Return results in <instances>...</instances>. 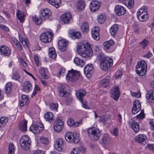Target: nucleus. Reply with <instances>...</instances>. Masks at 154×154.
I'll return each mask as SVG.
<instances>
[{
	"mask_svg": "<svg viewBox=\"0 0 154 154\" xmlns=\"http://www.w3.org/2000/svg\"><path fill=\"white\" fill-rule=\"evenodd\" d=\"M97 58L100 61V68L105 71L108 70L110 66L112 65V60L109 57L105 56L103 53L99 54Z\"/></svg>",
	"mask_w": 154,
	"mask_h": 154,
	"instance_id": "nucleus-1",
	"label": "nucleus"
},
{
	"mask_svg": "<svg viewBox=\"0 0 154 154\" xmlns=\"http://www.w3.org/2000/svg\"><path fill=\"white\" fill-rule=\"evenodd\" d=\"M77 49L80 51V54L82 57H89L93 54L91 45L88 42L79 43L77 47Z\"/></svg>",
	"mask_w": 154,
	"mask_h": 154,
	"instance_id": "nucleus-2",
	"label": "nucleus"
},
{
	"mask_svg": "<svg viewBox=\"0 0 154 154\" xmlns=\"http://www.w3.org/2000/svg\"><path fill=\"white\" fill-rule=\"evenodd\" d=\"M87 132L89 137L94 141L98 140L101 135V131L95 127L89 128L88 129Z\"/></svg>",
	"mask_w": 154,
	"mask_h": 154,
	"instance_id": "nucleus-3",
	"label": "nucleus"
},
{
	"mask_svg": "<svg viewBox=\"0 0 154 154\" xmlns=\"http://www.w3.org/2000/svg\"><path fill=\"white\" fill-rule=\"evenodd\" d=\"M147 65L144 61H142L138 63L136 67L137 73L139 75L143 76L146 73Z\"/></svg>",
	"mask_w": 154,
	"mask_h": 154,
	"instance_id": "nucleus-4",
	"label": "nucleus"
},
{
	"mask_svg": "<svg viewBox=\"0 0 154 154\" xmlns=\"http://www.w3.org/2000/svg\"><path fill=\"white\" fill-rule=\"evenodd\" d=\"M80 75V72L79 71L72 69L68 71L66 75V78L67 80L72 82H74L78 80Z\"/></svg>",
	"mask_w": 154,
	"mask_h": 154,
	"instance_id": "nucleus-5",
	"label": "nucleus"
},
{
	"mask_svg": "<svg viewBox=\"0 0 154 154\" xmlns=\"http://www.w3.org/2000/svg\"><path fill=\"white\" fill-rule=\"evenodd\" d=\"M31 142L30 139L27 135L23 136L20 140V144L22 148L25 150L29 149Z\"/></svg>",
	"mask_w": 154,
	"mask_h": 154,
	"instance_id": "nucleus-6",
	"label": "nucleus"
},
{
	"mask_svg": "<svg viewBox=\"0 0 154 154\" xmlns=\"http://www.w3.org/2000/svg\"><path fill=\"white\" fill-rule=\"evenodd\" d=\"M54 34L51 31H48L42 33L40 36V40L43 42L47 43L51 42L52 40Z\"/></svg>",
	"mask_w": 154,
	"mask_h": 154,
	"instance_id": "nucleus-7",
	"label": "nucleus"
},
{
	"mask_svg": "<svg viewBox=\"0 0 154 154\" xmlns=\"http://www.w3.org/2000/svg\"><path fill=\"white\" fill-rule=\"evenodd\" d=\"M65 137L66 140L68 142L77 143L79 140L78 136L76 133L73 134L70 132H67L65 134Z\"/></svg>",
	"mask_w": 154,
	"mask_h": 154,
	"instance_id": "nucleus-8",
	"label": "nucleus"
},
{
	"mask_svg": "<svg viewBox=\"0 0 154 154\" xmlns=\"http://www.w3.org/2000/svg\"><path fill=\"white\" fill-rule=\"evenodd\" d=\"M64 123L61 118H57L54 123V129L56 132H60L63 128Z\"/></svg>",
	"mask_w": 154,
	"mask_h": 154,
	"instance_id": "nucleus-9",
	"label": "nucleus"
},
{
	"mask_svg": "<svg viewBox=\"0 0 154 154\" xmlns=\"http://www.w3.org/2000/svg\"><path fill=\"white\" fill-rule=\"evenodd\" d=\"M51 11L48 8H45L40 11L39 15L40 19H48L51 15Z\"/></svg>",
	"mask_w": 154,
	"mask_h": 154,
	"instance_id": "nucleus-10",
	"label": "nucleus"
},
{
	"mask_svg": "<svg viewBox=\"0 0 154 154\" xmlns=\"http://www.w3.org/2000/svg\"><path fill=\"white\" fill-rule=\"evenodd\" d=\"M30 129L35 134H38L43 129L44 126L42 124L40 123L37 125L33 124L31 126Z\"/></svg>",
	"mask_w": 154,
	"mask_h": 154,
	"instance_id": "nucleus-11",
	"label": "nucleus"
},
{
	"mask_svg": "<svg viewBox=\"0 0 154 154\" xmlns=\"http://www.w3.org/2000/svg\"><path fill=\"white\" fill-rule=\"evenodd\" d=\"M84 72L88 78H90L93 72V65L91 64L87 65L84 68Z\"/></svg>",
	"mask_w": 154,
	"mask_h": 154,
	"instance_id": "nucleus-12",
	"label": "nucleus"
},
{
	"mask_svg": "<svg viewBox=\"0 0 154 154\" xmlns=\"http://www.w3.org/2000/svg\"><path fill=\"white\" fill-rule=\"evenodd\" d=\"M111 93V97L115 100H117L119 99L120 95L119 87L118 86H114L112 89Z\"/></svg>",
	"mask_w": 154,
	"mask_h": 154,
	"instance_id": "nucleus-13",
	"label": "nucleus"
},
{
	"mask_svg": "<svg viewBox=\"0 0 154 154\" xmlns=\"http://www.w3.org/2000/svg\"><path fill=\"white\" fill-rule=\"evenodd\" d=\"M100 6V3L97 0H93L90 3L89 8L91 11L95 12L98 11Z\"/></svg>",
	"mask_w": 154,
	"mask_h": 154,
	"instance_id": "nucleus-14",
	"label": "nucleus"
},
{
	"mask_svg": "<svg viewBox=\"0 0 154 154\" xmlns=\"http://www.w3.org/2000/svg\"><path fill=\"white\" fill-rule=\"evenodd\" d=\"M100 28L97 26L93 27L91 30V34L92 38L95 40L97 41L100 39Z\"/></svg>",
	"mask_w": 154,
	"mask_h": 154,
	"instance_id": "nucleus-15",
	"label": "nucleus"
},
{
	"mask_svg": "<svg viewBox=\"0 0 154 154\" xmlns=\"http://www.w3.org/2000/svg\"><path fill=\"white\" fill-rule=\"evenodd\" d=\"M141 109V104L138 100H135L133 102L132 109V112L133 114H137Z\"/></svg>",
	"mask_w": 154,
	"mask_h": 154,
	"instance_id": "nucleus-16",
	"label": "nucleus"
},
{
	"mask_svg": "<svg viewBox=\"0 0 154 154\" xmlns=\"http://www.w3.org/2000/svg\"><path fill=\"white\" fill-rule=\"evenodd\" d=\"M11 52L10 49L5 45H2L0 47V53L2 55L8 56L10 54Z\"/></svg>",
	"mask_w": 154,
	"mask_h": 154,
	"instance_id": "nucleus-17",
	"label": "nucleus"
},
{
	"mask_svg": "<svg viewBox=\"0 0 154 154\" xmlns=\"http://www.w3.org/2000/svg\"><path fill=\"white\" fill-rule=\"evenodd\" d=\"M68 45V42L63 39L60 40L58 42L59 48L62 51H64L66 50Z\"/></svg>",
	"mask_w": 154,
	"mask_h": 154,
	"instance_id": "nucleus-18",
	"label": "nucleus"
},
{
	"mask_svg": "<svg viewBox=\"0 0 154 154\" xmlns=\"http://www.w3.org/2000/svg\"><path fill=\"white\" fill-rule=\"evenodd\" d=\"M110 76L107 75L100 82V85L102 87L106 88L109 86L110 84Z\"/></svg>",
	"mask_w": 154,
	"mask_h": 154,
	"instance_id": "nucleus-19",
	"label": "nucleus"
},
{
	"mask_svg": "<svg viewBox=\"0 0 154 154\" xmlns=\"http://www.w3.org/2000/svg\"><path fill=\"white\" fill-rule=\"evenodd\" d=\"M116 14L118 16L124 15L126 12V9L120 5L116 6L115 8Z\"/></svg>",
	"mask_w": 154,
	"mask_h": 154,
	"instance_id": "nucleus-20",
	"label": "nucleus"
},
{
	"mask_svg": "<svg viewBox=\"0 0 154 154\" xmlns=\"http://www.w3.org/2000/svg\"><path fill=\"white\" fill-rule=\"evenodd\" d=\"M82 120L81 119L79 121L75 122L72 118H69L67 120V125L69 126L72 127H75L82 125Z\"/></svg>",
	"mask_w": 154,
	"mask_h": 154,
	"instance_id": "nucleus-21",
	"label": "nucleus"
},
{
	"mask_svg": "<svg viewBox=\"0 0 154 154\" xmlns=\"http://www.w3.org/2000/svg\"><path fill=\"white\" fill-rule=\"evenodd\" d=\"M63 145V141L62 139H57L54 144L55 149L59 151L62 150Z\"/></svg>",
	"mask_w": 154,
	"mask_h": 154,
	"instance_id": "nucleus-22",
	"label": "nucleus"
},
{
	"mask_svg": "<svg viewBox=\"0 0 154 154\" xmlns=\"http://www.w3.org/2000/svg\"><path fill=\"white\" fill-rule=\"evenodd\" d=\"M114 42L112 40L106 41L103 43V45L104 49L106 51L112 50V48L114 45Z\"/></svg>",
	"mask_w": 154,
	"mask_h": 154,
	"instance_id": "nucleus-23",
	"label": "nucleus"
},
{
	"mask_svg": "<svg viewBox=\"0 0 154 154\" xmlns=\"http://www.w3.org/2000/svg\"><path fill=\"white\" fill-rule=\"evenodd\" d=\"M69 89V86L66 84H62L60 87L59 91L60 95L61 96H63Z\"/></svg>",
	"mask_w": 154,
	"mask_h": 154,
	"instance_id": "nucleus-24",
	"label": "nucleus"
},
{
	"mask_svg": "<svg viewBox=\"0 0 154 154\" xmlns=\"http://www.w3.org/2000/svg\"><path fill=\"white\" fill-rule=\"evenodd\" d=\"M86 94V91L82 89L78 91L76 93L77 98L79 100L81 103H83V98Z\"/></svg>",
	"mask_w": 154,
	"mask_h": 154,
	"instance_id": "nucleus-25",
	"label": "nucleus"
},
{
	"mask_svg": "<svg viewBox=\"0 0 154 154\" xmlns=\"http://www.w3.org/2000/svg\"><path fill=\"white\" fill-rule=\"evenodd\" d=\"M32 89V85L31 82L28 81H25L23 85V91L28 92Z\"/></svg>",
	"mask_w": 154,
	"mask_h": 154,
	"instance_id": "nucleus-26",
	"label": "nucleus"
},
{
	"mask_svg": "<svg viewBox=\"0 0 154 154\" xmlns=\"http://www.w3.org/2000/svg\"><path fill=\"white\" fill-rule=\"evenodd\" d=\"M81 32L83 33L86 34L89 31V24L88 22H84L80 26Z\"/></svg>",
	"mask_w": 154,
	"mask_h": 154,
	"instance_id": "nucleus-27",
	"label": "nucleus"
},
{
	"mask_svg": "<svg viewBox=\"0 0 154 154\" xmlns=\"http://www.w3.org/2000/svg\"><path fill=\"white\" fill-rule=\"evenodd\" d=\"M137 18L138 19H140V17L141 16V18L142 19H148L149 18V15L146 13L143 12V11H142V9H140L137 12Z\"/></svg>",
	"mask_w": 154,
	"mask_h": 154,
	"instance_id": "nucleus-28",
	"label": "nucleus"
},
{
	"mask_svg": "<svg viewBox=\"0 0 154 154\" xmlns=\"http://www.w3.org/2000/svg\"><path fill=\"white\" fill-rule=\"evenodd\" d=\"M146 97L150 102H154V90L149 91L147 93Z\"/></svg>",
	"mask_w": 154,
	"mask_h": 154,
	"instance_id": "nucleus-29",
	"label": "nucleus"
},
{
	"mask_svg": "<svg viewBox=\"0 0 154 154\" xmlns=\"http://www.w3.org/2000/svg\"><path fill=\"white\" fill-rule=\"evenodd\" d=\"M130 127L132 128L134 131L136 133H137L140 130V126L138 123L133 121L130 124Z\"/></svg>",
	"mask_w": 154,
	"mask_h": 154,
	"instance_id": "nucleus-30",
	"label": "nucleus"
},
{
	"mask_svg": "<svg viewBox=\"0 0 154 154\" xmlns=\"http://www.w3.org/2000/svg\"><path fill=\"white\" fill-rule=\"evenodd\" d=\"M147 139L146 136L143 134H140L136 136L135 138V140L140 143H142Z\"/></svg>",
	"mask_w": 154,
	"mask_h": 154,
	"instance_id": "nucleus-31",
	"label": "nucleus"
},
{
	"mask_svg": "<svg viewBox=\"0 0 154 154\" xmlns=\"http://www.w3.org/2000/svg\"><path fill=\"white\" fill-rule=\"evenodd\" d=\"M119 29L118 25L117 24L113 25L110 29V32L112 36L114 37L117 33Z\"/></svg>",
	"mask_w": 154,
	"mask_h": 154,
	"instance_id": "nucleus-32",
	"label": "nucleus"
},
{
	"mask_svg": "<svg viewBox=\"0 0 154 154\" xmlns=\"http://www.w3.org/2000/svg\"><path fill=\"white\" fill-rule=\"evenodd\" d=\"M69 35L74 39L80 38L82 36L80 32H72V31L69 32Z\"/></svg>",
	"mask_w": 154,
	"mask_h": 154,
	"instance_id": "nucleus-33",
	"label": "nucleus"
},
{
	"mask_svg": "<svg viewBox=\"0 0 154 154\" xmlns=\"http://www.w3.org/2000/svg\"><path fill=\"white\" fill-rule=\"evenodd\" d=\"M27 122L25 120H24L21 122L19 125V128L20 130L23 131H26L27 130Z\"/></svg>",
	"mask_w": 154,
	"mask_h": 154,
	"instance_id": "nucleus-34",
	"label": "nucleus"
},
{
	"mask_svg": "<svg viewBox=\"0 0 154 154\" xmlns=\"http://www.w3.org/2000/svg\"><path fill=\"white\" fill-rule=\"evenodd\" d=\"M85 6V4L83 0H79L77 3L76 7L78 10L79 11H81L83 9Z\"/></svg>",
	"mask_w": 154,
	"mask_h": 154,
	"instance_id": "nucleus-35",
	"label": "nucleus"
},
{
	"mask_svg": "<svg viewBox=\"0 0 154 154\" xmlns=\"http://www.w3.org/2000/svg\"><path fill=\"white\" fill-rule=\"evenodd\" d=\"M110 140L111 138L109 134H105L103 135L100 143H101L105 144Z\"/></svg>",
	"mask_w": 154,
	"mask_h": 154,
	"instance_id": "nucleus-36",
	"label": "nucleus"
},
{
	"mask_svg": "<svg viewBox=\"0 0 154 154\" xmlns=\"http://www.w3.org/2000/svg\"><path fill=\"white\" fill-rule=\"evenodd\" d=\"M74 62L77 66L82 67L85 64V62L78 57H75L74 60Z\"/></svg>",
	"mask_w": 154,
	"mask_h": 154,
	"instance_id": "nucleus-37",
	"label": "nucleus"
},
{
	"mask_svg": "<svg viewBox=\"0 0 154 154\" xmlns=\"http://www.w3.org/2000/svg\"><path fill=\"white\" fill-rule=\"evenodd\" d=\"M123 3L129 8L131 9L134 6V0H125Z\"/></svg>",
	"mask_w": 154,
	"mask_h": 154,
	"instance_id": "nucleus-38",
	"label": "nucleus"
},
{
	"mask_svg": "<svg viewBox=\"0 0 154 154\" xmlns=\"http://www.w3.org/2000/svg\"><path fill=\"white\" fill-rule=\"evenodd\" d=\"M49 51L48 54L51 58L53 59L56 58L57 55L54 48L53 47L50 48L49 49Z\"/></svg>",
	"mask_w": 154,
	"mask_h": 154,
	"instance_id": "nucleus-39",
	"label": "nucleus"
},
{
	"mask_svg": "<svg viewBox=\"0 0 154 154\" xmlns=\"http://www.w3.org/2000/svg\"><path fill=\"white\" fill-rule=\"evenodd\" d=\"M53 114L51 112H48L44 115V118L47 121L51 122L53 121Z\"/></svg>",
	"mask_w": 154,
	"mask_h": 154,
	"instance_id": "nucleus-40",
	"label": "nucleus"
},
{
	"mask_svg": "<svg viewBox=\"0 0 154 154\" xmlns=\"http://www.w3.org/2000/svg\"><path fill=\"white\" fill-rule=\"evenodd\" d=\"M15 146L12 143H10L8 146V154H14Z\"/></svg>",
	"mask_w": 154,
	"mask_h": 154,
	"instance_id": "nucleus-41",
	"label": "nucleus"
},
{
	"mask_svg": "<svg viewBox=\"0 0 154 154\" xmlns=\"http://www.w3.org/2000/svg\"><path fill=\"white\" fill-rule=\"evenodd\" d=\"M39 73L42 75V77L45 79H48V76L46 74L45 69L44 68L41 67L38 70Z\"/></svg>",
	"mask_w": 154,
	"mask_h": 154,
	"instance_id": "nucleus-42",
	"label": "nucleus"
},
{
	"mask_svg": "<svg viewBox=\"0 0 154 154\" xmlns=\"http://www.w3.org/2000/svg\"><path fill=\"white\" fill-rule=\"evenodd\" d=\"M48 2L56 8L59 7V4L60 3V0H48Z\"/></svg>",
	"mask_w": 154,
	"mask_h": 154,
	"instance_id": "nucleus-43",
	"label": "nucleus"
},
{
	"mask_svg": "<svg viewBox=\"0 0 154 154\" xmlns=\"http://www.w3.org/2000/svg\"><path fill=\"white\" fill-rule=\"evenodd\" d=\"M8 121V119L5 117H2L0 118V128L4 126Z\"/></svg>",
	"mask_w": 154,
	"mask_h": 154,
	"instance_id": "nucleus-44",
	"label": "nucleus"
},
{
	"mask_svg": "<svg viewBox=\"0 0 154 154\" xmlns=\"http://www.w3.org/2000/svg\"><path fill=\"white\" fill-rule=\"evenodd\" d=\"M72 15L69 12H66L60 17V19H70L72 18Z\"/></svg>",
	"mask_w": 154,
	"mask_h": 154,
	"instance_id": "nucleus-45",
	"label": "nucleus"
},
{
	"mask_svg": "<svg viewBox=\"0 0 154 154\" xmlns=\"http://www.w3.org/2000/svg\"><path fill=\"white\" fill-rule=\"evenodd\" d=\"M16 15L18 19H24L25 15L24 12L18 10L17 11Z\"/></svg>",
	"mask_w": 154,
	"mask_h": 154,
	"instance_id": "nucleus-46",
	"label": "nucleus"
},
{
	"mask_svg": "<svg viewBox=\"0 0 154 154\" xmlns=\"http://www.w3.org/2000/svg\"><path fill=\"white\" fill-rule=\"evenodd\" d=\"M12 85L11 82L7 83L5 86V91L6 94H9L11 90Z\"/></svg>",
	"mask_w": 154,
	"mask_h": 154,
	"instance_id": "nucleus-47",
	"label": "nucleus"
},
{
	"mask_svg": "<svg viewBox=\"0 0 154 154\" xmlns=\"http://www.w3.org/2000/svg\"><path fill=\"white\" fill-rule=\"evenodd\" d=\"M58 107V104L57 103H52L50 104V109L53 110L57 111Z\"/></svg>",
	"mask_w": 154,
	"mask_h": 154,
	"instance_id": "nucleus-48",
	"label": "nucleus"
},
{
	"mask_svg": "<svg viewBox=\"0 0 154 154\" xmlns=\"http://www.w3.org/2000/svg\"><path fill=\"white\" fill-rule=\"evenodd\" d=\"M12 79L19 81L20 76L17 72H14L11 76Z\"/></svg>",
	"mask_w": 154,
	"mask_h": 154,
	"instance_id": "nucleus-49",
	"label": "nucleus"
},
{
	"mask_svg": "<svg viewBox=\"0 0 154 154\" xmlns=\"http://www.w3.org/2000/svg\"><path fill=\"white\" fill-rule=\"evenodd\" d=\"M149 44L148 41L146 39H143L140 44L143 48H144Z\"/></svg>",
	"mask_w": 154,
	"mask_h": 154,
	"instance_id": "nucleus-50",
	"label": "nucleus"
},
{
	"mask_svg": "<svg viewBox=\"0 0 154 154\" xmlns=\"http://www.w3.org/2000/svg\"><path fill=\"white\" fill-rule=\"evenodd\" d=\"M20 41L21 42L23 46L24 47H28V40L27 38H25L24 40H23V39H22L21 40L20 39V36H19Z\"/></svg>",
	"mask_w": 154,
	"mask_h": 154,
	"instance_id": "nucleus-51",
	"label": "nucleus"
},
{
	"mask_svg": "<svg viewBox=\"0 0 154 154\" xmlns=\"http://www.w3.org/2000/svg\"><path fill=\"white\" fill-rule=\"evenodd\" d=\"M40 141L43 144H48L49 143L48 139L44 137H42L40 138Z\"/></svg>",
	"mask_w": 154,
	"mask_h": 154,
	"instance_id": "nucleus-52",
	"label": "nucleus"
},
{
	"mask_svg": "<svg viewBox=\"0 0 154 154\" xmlns=\"http://www.w3.org/2000/svg\"><path fill=\"white\" fill-rule=\"evenodd\" d=\"M106 18L107 15L104 13H100L98 16L97 19H106Z\"/></svg>",
	"mask_w": 154,
	"mask_h": 154,
	"instance_id": "nucleus-53",
	"label": "nucleus"
},
{
	"mask_svg": "<svg viewBox=\"0 0 154 154\" xmlns=\"http://www.w3.org/2000/svg\"><path fill=\"white\" fill-rule=\"evenodd\" d=\"M80 151L78 148H73L69 154H79Z\"/></svg>",
	"mask_w": 154,
	"mask_h": 154,
	"instance_id": "nucleus-54",
	"label": "nucleus"
},
{
	"mask_svg": "<svg viewBox=\"0 0 154 154\" xmlns=\"http://www.w3.org/2000/svg\"><path fill=\"white\" fill-rule=\"evenodd\" d=\"M34 59L35 61V63L37 66L38 67L41 65L39 61L38 57L37 55H35L34 56Z\"/></svg>",
	"mask_w": 154,
	"mask_h": 154,
	"instance_id": "nucleus-55",
	"label": "nucleus"
},
{
	"mask_svg": "<svg viewBox=\"0 0 154 154\" xmlns=\"http://www.w3.org/2000/svg\"><path fill=\"white\" fill-rule=\"evenodd\" d=\"M66 71V69L63 68H61L59 71V74H58V76H60V75L63 76L65 72Z\"/></svg>",
	"mask_w": 154,
	"mask_h": 154,
	"instance_id": "nucleus-56",
	"label": "nucleus"
},
{
	"mask_svg": "<svg viewBox=\"0 0 154 154\" xmlns=\"http://www.w3.org/2000/svg\"><path fill=\"white\" fill-rule=\"evenodd\" d=\"M137 118L140 119H142L144 118L145 117L144 111L143 110H141L140 113L137 115Z\"/></svg>",
	"mask_w": 154,
	"mask_h": 154,
	"instance_id": "nucleus-57",
	"label": "nucleus"
},
{
	"mask_svg": "<svg viewBox=\"0 0 154 154\" xmlns=\"http://www.w3.org/2000/svg\"><path fill=\"white\" fill-rule=\"evenodd\" d=\"M146 148L149 150L154 151V144H148Z\"/></svg>",
	"mask_w": 154,
	"mask_h": 154,
	"instance_id": "nucleus-58",
	"label": "nucleus"
},
{
	"mask_svg": "<svg viewBox=\"0 0 154 154\" xmlns=\"http://www.w3.org/2000/svg\"><path fill=\"white\" fill-rule=\"evenodd\" d=\"M149 123L151 129L152 130H154V119L150 120Z\"/></svg>",
	"mask_w": 154,
	"mask_h": 154,
	"instance_id": "nucleus-59",
	"label": "nucleus"
},
{
	"mask_svg": "<svg viewBox=\"0 0 154 154\" xmlns=\"http://www.w3.org/2000/svg\"><path fill=\"white\" fill-rule=\"evenodd\" d=\"M134 31L135 33L138 34L139 32V28L138 27V25L137 24H135L134 25Z\"/></svg>",
	"mask_w": 154,
	"mask_h": 154,
	"instance_id": "nucleus-60",
	"label": "nucleus"
},
{
	"mask_svg": "<svg viewBox=\"0 0 154 154\" xmlns=\"http://www.w3.org/2000/svg\"><path fill=\"white\" fill-rule=\"evenodd\" d=\"M0 28L2 30L6 31H9V29L6 26L0 24Z\"/></svg>",
	"mask_w": 154,
	"mask_h": 154,
	"instance_id": "nucleus-61",
	"label": "nucleus"
},
{
	"mask_svg": "<svg viewBox=\"0 0 154 154\" xmlns=\"http://www.w3.org/2000/svg\"><path fill=\"white\" fill-rule=\"evenodd\" d=\"M70 20H60L59 23L63 25L66 23H68L70 22Z\"/></svg>",
	"mask_w": 154,
	"mask_h": 154,
	"instance_id": "nucleus-62",
	"label": "nucleus"
},
{
	"mask_svg": "<svg viewBox=\"0 0 154 154\" xmlns=\"http://www.w3.org/2000/svg\"><path fill=\"white\" fill-rule=\"evenodd\" d=\"M20 60L23 66L24 67H27L28 66L27 64L24 60L23 58L22 57H20Z\"/></svg>",
	"mask_w": 154,
	"mask_h": 154,
	"instance_id": "nucleus-63",
	"label": "nucleus"
},
{
	"mask_svg": "<svg viewBox=\"0 0 154 154\" xmlns=\"http://www.w3.org/2000/svg\"><path fill=\"white\" fill-rule=\"evenodd\" d=\"M152 53L149 51L147 54L144 55V57L148 59L149 58L152 57Z\"/></svg>",
	"mask_w": 154,
	"mask_h": 154,
	"instance_id": "nucleus-64",
	"label": "nucleus"
}]
</instances>
